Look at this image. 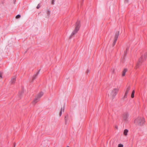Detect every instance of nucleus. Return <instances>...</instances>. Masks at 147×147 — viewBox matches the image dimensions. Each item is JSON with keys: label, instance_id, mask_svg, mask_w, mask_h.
Returning <instances> with one entry per match:
<instances>
[{"label": "nucleus", "instance_id": "nucleus-6", "mask_svg": "<svg viewBox=\"0 0 147 147\" xmlns=\"http://www.w3.org/2000/svg\"><path fill=\"white\" fill-rule=\"evenodd\" d=\"M119 31H117V32L115 34V36H114V41L113 44V46H114L117 41V40L119 34Z\"/></svg>", "mask_w": 147, "mask_h": 147}, {"label": "nucleus", "instance_id": "nucleus-16", "mask_svg": "<svg viewBox=\"0 0 147 147\" xmlns=\"http://www.w3.org/2000/svg\"><path fill=\"white\" fill-rule=\"evenodd\" d=\"M20 17H21L20 15V14H18L16 16V19H18V18H20Z\"/></svg>", "mask_w": 147, "mask_h": 147}, {"label": "nucleus", "instance_id": "nucleus-4", "mask_svg": "<svg viewBox=\"0 0 147 147\" xmlns=\"http://www.w3.org/2000/svg\"><path fill=\"white\" fill-rule=\"evenodd\" d=\"M130 117L129 114L126 113L123 115V120L126 122H129V120Z\"/></svg>", "mask_w": 147, "mask_h": 147}, {"label": "nucleus", "instance_id": "nucleus-1", "mask_svg": "<svg viewBox=\"0 0 147 147\" xmlns=\"http://www.w3.org/2000/svg\"><path fill=\"white\" fill-rule=\"evenodd\" d=\"M80 26V21H77L76 24L75 28L69 37L70 38H71L73 36L75 35L78 32L79 30Z\"/></svg>", "mask_w": 147, "mask_h": 147}, {"label": "nucleus", "instance_id": "nucleus-11", "mask_svg": "<svg viewBox=\"0 0 147 147\" xmlns=\"http://www.w3.org/2000/svg\"><path fill=\"white\" fill-rule=\"evenodd\" d=\"M43 94V92H41L38 94L36 96L39 99L42 96Z\"/></svg>", "mask_w": 147, "mask_h": 147}, {"label": "nucleus", "instance_id": "nucleus-8", "mask_svg": "<svg viewBox=\"0 0 147 147\" xmlns=\"http://www.w3.org/2000/svg\"><path fill=\"white\" fill-rule=\"evenodd\" d=\"M40 71V70H39L37 72V73L36 74H35V75H34L33 76V77L32 78V81H33L35 79H36L37 78V76H38V75L39 74Z\"/></svg>", "mask_w": 147, "mask_h": 147}, {"label": "nucleus", "instance_id": "nucleus-2", "mask_svg": "<svg viewBox=\"0 0 147 147\" xmlns=\"http://www.w3.org/2000/svg\"><path fill=\"white\" fill-rule=\"evenodd\" d=\"M145 122L144 119L142 117H138L134 121V123L137 125L142 126Z\"/></svg>", "mask_w": 147, "mask_h": 147}, {"label": "nucleus", "instance_id": "nucleus-24", "mask_svg": "<svg viewBox=\"0 0 147 147\" xmlns=\"http://www.w3.org/2000/svg\"><path fill=\"white\" fill-rule=\"evenodd\" d=\"M0 77L1 78H2V75L1 74V73L0 74Z\"/></svg>", "mask_w": 147, "mask_h": 147}, {"label": "nucleus", "instance_id": "nucleus-14", "mask_svg": "<svg viewBox=\"0 0 147 147\" xmlns=\"http://www.w3.org/2000/svg\"><path fill=\"white\" fill-rule=\"evenodd\" d=\"M128 132V130L127 129H125L124 130L123 132V134L125 136H126L127 135V133Z\"/></svg>", "mask_w": 147, "mask_h": 147}, {"label": "nucleus", "instance_id": "nucleus-26", "mask_svg": "<svg viewBox=\"0 0 147 147\" xmlns=\"http://www.w3.org/2000/svg\"><path fill=\"white\" fill-rule=\"evenodd\" d=\"M87 71L88 72H89V70H87Z\"/></svg>", "mask_w": 147, "mask_h": 147}, {"label": "nucleus", "instance_id": "nucleus-10", "mask_svg": "<svg viewBox=\"0 0 147 147\" xmlns=\"http://www.w3.org/2000/svg\"><path fill=\"white\" fill-rule=\"evenodd\" d=\"M39 100V99L38 98H37L36 96L32 102V104H35Z\"/></svg>", "mask_w": 147, "mask_h": 147}, {"label": "nucleus", "instance_id": "nucleus-28", "mask_svg": "<svg viewBox=\"0 0 147 147\" xmlns=\"http://www.w3.org/2000/svg\"><path fill=\"white\" fill-rule=\"evenodd\" d=\"M63 111L64 110V108H63Z\"/></svg>", "mask_w": 147, "mask_h": 147}, {"label": "nucleus", "instance_id": "nucleus-21", "mask_svg": "<svg viewBox=\"0 0 147 147\" xmlns=\"http://www.w3.org/2000/svg\"><path fill=\"white\" fill-rule=\"evenodd\" d=\"M40 5H39V4H38L37 5V7H36V8L38 9H39L40 7Z\"/></svg>", "mask_w": 147, "mask_h": 147}, {"label": "nucleus", "instance_id": "nucleus-3", "mask_svg": "<svg viewBox=\"0 0 147 147\" xmlns=\"http://www.w3.org/2000/svg\"><path fill=\"white\" fill-rule=\"evenodd\" d=\"M147 55L146 53H145L144 54V59H145L146 58V55ZM144 56H142L139 59V61L138 63H137L136 66L135 67V68L137 69L138 68L139 66L141 65V63L142 61H144L143 59Z\"/></svg>", "mask_w": 147, "mask_h": 147}, {"label": "nucleus", "instance_id": "nucleus-17", "mask_svg": "<svg viewBox=\"0 0 147 147\" xmlns=\"http://www.w3.org/2000/svg\"><path fill=\"white\" fill-rule=\"evenodd\" d=\"M62 108L61 107V111H60L59 113V115L60 116H61L62 115Z\"/></svg>", "mask_w": 147, "mask_h": 147}, {"label": "nucleus", "instance_id": "nucleus-9", "mask_svg": "<svg viewBox=\"0 0 147 147\" xmlns=\"http://www.w3.org/2000/svg\"><path fill=\"white\" fill-rule=\"evenodd\" d=\"M16 78V77L15 76H14L12 78L11 80L10 81V83L11 84H13L15 83Z\"/></svg>", "mask_w": 147, "mask_h": 147}, {"label": "nucleus", "instance_id": "nucleus-15", "mask_svg": "<svg viewBox=\"0 0 147 147\" xmlns=\"http://www.w3.org/2000/svg\"><path fill=\"white\" fill-rule=\"evenodd\" d=\"M134 93H135V91L134 90H133L132 91V92L131 93V98H134Z\"/></svg>", "mask_w": 147, "mask_h": 147}, {"label": "nucleus", "instance_id": "nucleus-7", "mask_svg": "<svg viewBox=\"0 0 147 147\" xmlns=\"http://www.w3.org/2000/svg\"><path fill=\"white\" fill-rule=\"evenodd\" d=\"M130 89V86H127L125 89V94L123 96L124 98H126L127 97V94L129 91Z\"/></svg>", "mask_w": 147, "mask_h": 147}, {"label": "nucleus", "instance_id": "nucleus-23", "mask_svg": "<svg viewBox=\"0 0 147 147\" xmlns=\"http://www.w3.org/2000/svg\"><path fill=\"white\" fill-rule=\"evenodd\" d=\"M115 69H112V73H113L114 72Z\"/></svg>", "mask_w": 147, "mask_h": 147}, {"label": "nucleus", "instance_id": "nucleus-12", "mask_svg": "<svg viewBox=\"0 0 147 147\" xmlns=\"http://www.w3.org/2000/svg\"><path fill=\"white\" fill-rule=\"evenodd\" d=\"M127 68H124L122 71V76H124L126 72L127 71Z\"/></svg>", "mask_w": 147, "mask_h": 147}, {"label": "nucleus", "instance_id": "nucleus-22", "mask_svg": "<svg viewBox=\"0 0 147 147\" xmlns=\"http://www.w3.org/2000/svg\"><path fill=\"white\" fill-rule=\"evenodd\" d=\"M129 0H125V2L126 3H127L128 2Z\"/></svg>", "mask_w": 147, "mask_h": 147}, {"label": "nucleus", "instance_id": "nucleus-20", "mask_svg": "<svg viewBox=\"0 0 147 147\" xmlns=\"http://www.w3.org/2000/svg\"><path fill=\"white\" fill-rule=\"evenodd\" d=\"M55 0H52V4L54 5V4Z\"/></svg>", "mask_w": 147, "mask_h": 147}, {"label": "nucleus", "instance_id": "nucleus-29", "mask_svg": "<svg viewBox=\"0 0 147 147\" xmlns=\"http://www.w3.org/2000/svg\"><path fill=\"white\" fill-rule=\"evenodd\" d=\"M66 147H69V146H67Z\"/></svg>", "mask_w": 147, "mask_h": 147}, {"label": "nucleus", "instance_id": "nucleus-13", "mask_svg": "<svg viewBox=\"0 0 147 147\" xmlns=\"http://www.w3.org/2000/svg\"><path fill=\"white\" fill-rule=\"evenodd\" d=\"M68 119V115H66L65 117V124H66Z\"/></svg>", "mask_w": 147, "mask_h": 147}, {"label": "nucleus", "instance_id": "nucleus-27", "mask_svg": "<svg viewBox=\"0 0 147 147\" xmlns=\"http://www.w3.org/2000/svg\"><path fill=\"white\" fill-rule=\"evenodd\" d=\"M124 53H125V54H126V51H125V52H124Z\"/></svg>", "mask_w": 147, "mask_h": 147}, {"label": "nucleus", "instance_id": "nucleus-19", "mask_svg": "<svg viewBox=\"0 0 147 147\" xmlns=\"http://www.w3.org/2000/svg\"><path fill=\"white\" fill-rule=\"evenodd\" d=\"M123 144H119L118 145V147H123Z\"/></svg>", "mask_w": 147, "mask_h": 147}, {"label": "nucleus", "instance_id": "nucleus-18", "mask_svg": "<svg viewBox=\"0 0 147 147\" xmlns=\"http://www.w3.org/2000/svg\"><path fill=\"white\" fill-rule=\"evenodd\" d=\"M47 13L48 16H49L50 15V11L49 10H48L47 12Z\"/></svg>", "mask_w": 147, "mask_h": 147}, {"label": "nucleus", "instance_id": "nucleus-25", "mask_svg": "<svg viewBox=\"0 0 147 147\" xmlns=\"http://www.w3.org/2000/svg\"><path fill=\"white\" fill-rule=\"evenodd\" d=\"M129 49V47H128L126 49V50L127 51V50H128Z\"/></svg>", "mask_w": 147, "mask_h": 147}, {"label": "nucleus", "instance_id": "nucleus-5", "mask_svg": "<svg viewBox=\"0 0 147 147\" xmlns=\"http://www.w3.org/2000/svg\"><path fill=\"white\" fill-rule=\"evenodd\" d=\"M119 90V89L118 88H115L112 91L111 95L112 96L113 98H114L116 95Z\"/></svg>", "mask_w": 147, "mask_h": 147}]
</instances>
